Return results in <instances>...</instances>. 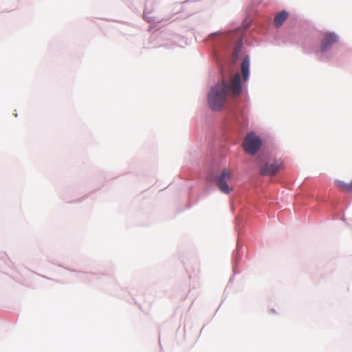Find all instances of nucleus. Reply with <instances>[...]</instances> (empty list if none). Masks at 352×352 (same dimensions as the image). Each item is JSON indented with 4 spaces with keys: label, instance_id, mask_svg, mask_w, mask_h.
<instances>
[{
    "label": "nucleus",
    "instance_id": "obj_1",
    "mask_svg": "<svg viewBox=\"0 0 352 352\" xmlns=\"http://www.w3.org/2000/svg\"><path fill=\"white\" fill-rule=\"evenodd\" d=\"M241 93L240 74L236 73L232 78L230 83L222 80L210 89L208 94L209 106L213 110H219L224 106L228 94L236 97Z\"/></svg>",
    "mask_w": 352,
    "mask_h": 352
},
{
    "label": "nucleus",
    "instance_id": "obj_2",
    "mask_svg": "<svg viewBox=\"0 0 352 352\" xmlns=\"http://www.w3.org/2000/svg\"><path fill=\"white\" fill-rule=\"evenodd\" d=\"M284 162L281 160H274L267 162L260 168V173L262 175L274 176L279 171L284 169Z\"/></svg>",
    "mask_w": 352,
    "mask_h": 352
},
{
    "label": "nucleus",
    "instance_id": "obj_3",
    "mask_svg": "<svg viewBox=\"0 0 352 352\" xmlns=\"http://www.w3.org/2000/svg\"><path fill=\"white\" fill-rule=\"evenodd\" d=\"M261 145V139L253 133L248 134L243 141L245 151L252 155H254L259 150Z\"/></svg>",
    "mask_w": 352,
    "mask_h": 352
},
{
    "label": "nucleus",
    "instance_id": "obj_4",
    "mask_svg": "<svg viewBox=\"0 0 352 352\" xmlns=\"http://www.w3.org/2000/svg\"><path fill=\"white\" fill-rule=\"evenodd\" d=\"M232 172L228 168H224L217 179V186L219 190L226 194H229L232 189L228 186V182L231 179Z\"/></svg>",
    "mask_w": 352,
    "mask_h": 352
},
{
    "label": "nucleus",
    "instance_id": "obj_5",
    "mask_svg": "<svg viewBox=\"0 0 352 352\" xmlns=\"http://www.w3.org/2000/svg\"><path fill=\"white\" fill-rule=\"evenodd\" d=\"M338 41V36L333 32H327L322 41L320 50L322 52L328 50L334 43Z\"/></svg>",
    "mask_w": 352,
    "mask_h": 352
},
{
    "label": "nucleus",
    "instance_id": "obj_6",
    "mask_svg": "<svg viewBox=\"0 0 352 352\" xmlns=\"http://www.w3.org/2000/svg\"><path fill=\"white\" fill-rule=\"evenodd\" d=\"M288 17V13L285 11H282L278 13L274 19V25L276 28H279L286 21Z\"/></svg>",
    "mask_w": 352,
    "mask_h": 352
},
{
    "label": "nucleus",
    "instance_id": "obj_7",
    "mask_svg": "<svg viewBox=\"0 0 352 352\" xmlns=\"http://www.w3.org/2000/svg\"><path fill=\"white\" fill-rule=\"evenodd\" d=\"M249 68H250V60L248 57H246L243 59L241 69V73L243 76V78L244 80H247L249 76Z\"/></svg>",
    "mask_w": 352,
    "mask_h": 352
},
{
    "label": "nucleus",
    "instance_id": "obj_8",
    "mask_svg": "<svg viewBox=\"0 0 352 352\" xmlns=\"http://www.w3.org/2000/svg\"><path fill=\"white\" fill-rule=\"evenodd\" d=\"M336 185L340 190L348 192V184H346L342 181L337 180L336 181Z\"/></svg>",
    "mask_w": 352,
    "mask_h": 352
},
{
    "label": "nucleus",
    "instance_id": "obj_9",
    "mask_svg": "<svg viewBox=\"0 0 352 352\" xmlns=\"http://www.w3.org/2000/svg\"><path fill=\"white\" fill-rule=\"evenodd\" d=\"M352 191V182L350 184H348V192Z\"/></svg>",
    "mask_w": 352,
    "mask_h": 352
}]
</instances>
